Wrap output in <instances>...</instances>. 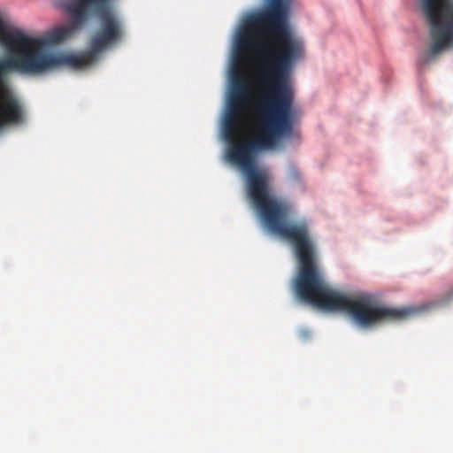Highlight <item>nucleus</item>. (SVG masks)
I'll use <instances>...</instances> for the list:
<instances>
[{
	"instance_id": "nucleus-1",
	"label": "nucleus",
	"mask_w": 453,
	"mask_h": 453,
	"mask_svg": "<svg viewBox=\"0 0 453 453\" xmlns=\"http://www.w3.org/2000/svg\"><path fill=\"white\" fill-rule=\"evenodd\" d=\"M287 0L248 14L236 36L240 51L253 52L257 76L263 93L252 102L254 127L243 136L244 114L250 103L249 80L241 70L231 74V84L222 122L227 143L226 157L245 174L248 195L266 228L292 244L298 261H318L316 244L304 220H289L291 205L270 194V178L256 162L258 151L275 147L292 134L299 109L294 106L289 76L305 55L304 42L291 30Z\"/></svg>"
},
{
	"instance_id": "nucleus-2",
	"label": "nucleus",
	"mask_w": 453,
	"mask_h": 453,
	"mask_svg": "<svg viewBox=\"0 0 453 453\" xmlns=\"http://www.w3.org/2000/svg\"><path fill=\"white\" fill-rule=\"evenodd\" d=\"M111 1L69 0L71 25L42 38L12 30L0 18V43L10 50L7 58H0V129L25 120L22 104L4 81L11 72L40 74L57 66L78 70L94 64L102 52L123 40L124 22Z\"/></svg>"
},
{
	"instance_id": "nucleus-3",
	"label": "nucleus",
	"mask_w": 453,
	"mask_h": 453,
	"mask_svg": "<svg viewBox=\"0 0 453 453\" xmlns=\"http://www.w3.org/2000/svg\"><path fill=\"white\" fill-rule=\"evenodd\" d=\"M418 6L431 39L428 49L418 59L420 65H425L453 48V0H418Z\"/></svg>"
},
{
	"instance_id": "nucleus-4",
	"label": "nucleus",
	"mask_w": 453,
	"mask_h": 453,
	"mask_svg": "<svg viewBox=\"0 0 453 453\" xmlns=\"http://www.w3.org/2000/svg\"><path fill=\"white\" fill-rule=\"evenodd\" d=\"M448 299H453V288L448 293Z\"/></svg>"
}]
</instances>
